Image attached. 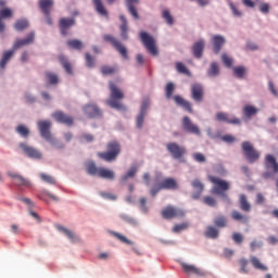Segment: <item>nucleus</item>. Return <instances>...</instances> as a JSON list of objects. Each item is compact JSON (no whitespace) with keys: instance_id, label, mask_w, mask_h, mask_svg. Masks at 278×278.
Wrapping results in <instances>:
<instances>
[{"instance_id":"obj_58","label":"nucleus","mask_w":278,"mask_h":278,"mask_svg":"<svg viewBox=\"0 0 278 278\" xmlns=\"http://www.w3.org/2000/svg\"><path fill=\"white\" fill-rule=\"evenodd\" d=\"M173 92H175V84L168 83L165 87V94L167 99H173Z\"/></svg>"},{"instance_id":"obj_23","label":"nucleus","mask_w":278,"mask_h":278,"mask_svg":"<svg viewBox=\"0 0 278 278\" xmlns=\"http://www.w3.org/2000/svg\"><path fill=\"white\" fill-rule=\"evenodd\" d=\"M8 176L15 179V186H24L25 188H31V181L18 173L8 172Z\"/></svg>"},{"instance_id":"obj_18","label":"nucleus","mask_w":278,"mask_h":278,"mask_svg":"<svg viewBox=\"0 0 278 278\" xmlns=\"http://www.w3.org/2000/svg\"><path fill=\"white\" fill-rule=\"evenodd\" d=\"M34 40H36V31L31 30L24 39L15 40L13 43V49L17 51V49H21V47L34 45Z\"/></svg>"},{"instance_id":"obj_17","label":"nucleus","mask_w":278,"mask_h":278,"mask_svg":"<svg viewBox=\"0 0 278 278\" xmlns=\"http://www.w3.org/2000/svg\"><path fill=\"white\" fill-rule=\"evenodd\" d=\"M218 123H227L228 125H240V118L229 115V113L218 112L215 115Z\"/></svg>"},{"instance_id":"obj_5","label":"nucleus","mask_w":278,"mask_h":278,"mask_svg":"<svg viewBox=\"0 0 278 278\" xmlns=\"http://www.w3.org/2000/svg\"><path fill=\"white\" fill-rule=\"evenodd\" d=\"M149 108H151V98H143L139 113L136 116L135 126L137 129H142V127H144V117L149 114Z\"/></svg>"},{"instance_id":"obj_1","label":"nucleus","mask_w":278,"mask_h":278,"mask_svg":"<svg viewBox=\"0 0 278 278\" xmlns=\"http://www.w3.org/2000/svg\"><path fill=\"white\" fill-rule=\"evenodd\" d=\"M51 121L49 119L37 122V127L41 138H43L46 142H49L51 147H55V149H64V143L51 135Z\"/></svg>"},{"instance_id":"obj_12","label":"nucleus","mask_w":278,"mask_h":278,"mask_svg":"<svg viewBox=\"0 0 278 278\" xmlns=\"http://www.w3.org/2000/svg\"><path fill=\"white\" fill-rule=\"evenodd\" d=\"M166 149L174 160H180L186 155V147L179 146L177 142L167 143Z\"/></svg>"},{"instance_id":"obj_45","label":"nucleus","mask_w":278,"mask_h":278,"mask_svg":"<svg viewBox=\"0 0 278 278\" xmlns=\"http://www.w3.org/2000/svg\"><path fill=\"white\" fill-rule=\"evenodd\" d=\"M162 18H164L165 23L169 26L175 25V17H173V14H170V10L164 9L162 11Z\"/></svg>"},{"instance_id":"obj_32","label":"nucleus","mask_w":278,"mask_h":278,"mask_svg":"<svg viewBox=\"0 0 278 278\" xmlns=\"http://www.w3.org/2000/svg\"><path fill=\"white\" fill-rule=\"evenodd\" d=\"M250 262L255 270H261V273H266L268 270V266L262 263L257 256H250Z\"/></svg>"},{"instance_id":"obj_42","label":"nucleus","mask_w":278,"mask_h":278,"mask_svg":"<svg viewBox=\"0 0 278 278\" xmlns=\"http://www.w3.org/2000/svg\"><path fill=\"white\" fill-rule=\"evenodd\" d=\"M239 203H240V210H242V212H251V203H249V200H247L245 194L239 195Z\"/></svg>"},{"instance_id":"obj_62","label":"nucleus","mask_w":278,"mask_h":278,"mask_svg":"<svg viewBox=\"0 0 278 278\" xmlns=\"http://www.w3.org/2000/svg\"><path fill=\"white\" fill-rule=\"evenodd\" d=\"M192 157H193L194 162H199V164H203L206 162L205 155H203V153H201V152L193 153Z\"/></svg>"},{"instance_id":"obj_50","label":"nucleus","mask_w":278,"mask_h":278,"mask_svg":"<svg viewBox=\"0 0 278 278\" xmlns=\"http://www.w3.org/2000/svg\"><path fill=\"white\" fill-rule=\"evenodd\" d=\"M231 218L233 220H238L239 223H249V217H247L245 215H242L238 211H232Z\"/></svg>"},{"instance_id":"obj_40","label":"nucleus","mask_w":278,"mask_h":278,"mask_svg":"<svg viewBox=\"0 0 278 278\" xmlns=\"http://www.w3.org/2000/svg\"><path fill=\"white\" fill-rule=\"evenodd\" d=\"M119 21L122 22V25L119 27L121 29V37L123 40H127L129 38V34L127 33V17L125 15H119Z\"/></svg>"},{"instance_id":"obj_2","label":"nucleus","mask_w":278,"mask_h":278,"mask_svg":"<svg viewBox=\"0 0 278 278\" xmlns=\"http://www.w3.org/2000/svg\"><path fill=\"white\" fill-rule=\"evenodd\" d=\"M111 98L108 101V105L118 112H127V106L121 103V99H125V94L114 83H110Z\"/></svg>"},{"instance_id":"obj_3","label":"nucleus","mask_w":278,"mask_h":278,"mask_svg":"<svg viewBox=\"0 0 278 278\" xmlns=\"http://www.w3.org/2000/svg\"><path fill=\"white\" fill-rule=\"evenodd\" d=\"M139 38L150 55H160V50H157V46H155V37L142 30L139 33Z\"/></svg>"},{"instance_id":"obj_31","label":"nucleus","mask_w":278,"mask_h":278,"mask_svg":"<svg viewBox=\"0 0 278 278\" xmlns=\"http://www.w3.org/2000/svg\"><path fill=\"white\" fill-rule=\"evenodd\" d=\"M206 75L211 79H216V77H218V75H220V67L218 66L217 62L211 63L210 67L206 71Z\"/></svg>"},{"instance_id":"obj_59","label":"nucleus","mask_w":278,"mask_h":278,"mask_svg":"<svg viewBox=\"0 0 278 278\" xmlns=\"http://www.w3.org/2000/svg\"><path fill=\"white\" fill-rule=\"evenodd\" d=\"M222 61L227 68H231V66H233V59L229 58L226 53L222 54Z\"/></svg>"},{"instance_id":"obj_41","label":"nucleus","mask_w":278,"mask_h":278,"mask_svg":"<svg viewBox=\"0 0 278 278\" xmlns=\"http://www.w3.org/2000/svg\"><path fill=\"white\" fill-rule=\"evenodd\" d=\"M96 12L100 14V16H108V10L105 9V5L103 4V0H92Z\"/></svg>"},{"instance_id":"obj_48","label":"nucleus","mask_w":278,"mask_h":278,"mask_svg":"<svg viewBox=\"0 0 278 278\" xmlns=\"http://www.w3.org/2000/svg\"><path fill=\"white\" fill-rule=\"evenodd\" d=\"M213 223L215 227H219L220 229H223L224 227H227V217L219 215L214 218Z\"/></svg>"},{"instance_id":"obj_36","label":"nucleus","mask_w":278,"mask_h":278,"mask_svg":"<svg viewBox=\"0 0 278 278\" xmlns=\"http://www.w3.org/2000/svg\"><path fill=\"white\" fill-rule=\"evenodd\" d=\"M15 31H25L29 27V20L23 17L16 20V22L13 25Z\"/></svg>"},{"instance_id":"obj_54","label":"nucleus","mask_w":278,"mask_h":278,"mask_svg":"<svg viewBox=\"0 0 278 278\" xmlns=\"http://www.w3.org/2000/svg\"><path fill=\"white\" fill-rule=\"evenodd\" d=\"M46 77H47L49 84H51L52 86L58 85L59 81H60V78H59V77L56 76V74L53 73V72H48V73H46Z\"/></svg>"},{"instance_id":"obj_61","label":"nucleus","mask_w":278,"mask_h":278,"mask_svg":"<svg viewBox=\"0 0 278 278\" xmlns=\"http://www.w3.org/2000/svg\"><path fill=\"white\" fill-rule=\"evenodd\" d=\"M17 201H22V203H25L28 210H34V207H36V204L29 198H17Z\"/></svg>"},{"instance_id":"obj_8","label":"nucleus","mask_w":278,"mask_h":278,"mask_svg":"<svg viewBox=\"0 0 278 278\" xmlns=\"http://www.w3.org/2000/svg\"><path fill=\"white\" fill-rule=\"evenodd\" d=\"M208 179L212 184H214L213 188L211 189L212 194H223L229 190V182L227 180H223L214 176H210Z\"/></svg>"},{"instance_id":"obj_49","label":"nucleus","mask_w":278,"mask_h":278,"mask_svg":"<svg viewBox=\"0 0 278 278\" xmlns=\"http://www.w3.org/2000/svg\"><path fill=\"white\" fill-rule=\"evenodd\" d=\"M87 173L88 175H92L93 177H99V167H97V164H94V162L87 163Z\"/></svg>"},{"instance_id":"obj_14","label":"nucleus","mask_w":278,"mask_h":278,"mask_svg":"<svg viewBox=\"0 0 278 278\" xmlns=\"http://www.w3.org/2000/svg\"><path fill=\"white\" fill-rule=\"evenodd\" d=\"M20 149H22L25 155L30 157V160H40L42 157V152L27 143H20Z\"/></svg>"},{"instance_id":"obj_22","label":"nucleus","mask_w":278,"mask_h":278,"mask_svg":"<svg viewBox=\"0 0 278 278\" xmlns=\"http://www.w3.org/2000/svg\"><path fill=\"white\" fill-rule=\"evenodd\" d=\"M181 268L184 273H186V275H197V277H205V271L194 265L181 263Z\"/></svg>"},{"instance_id":"obj_39","label":"nucleus","mask_w":278,"mask_h":278,"mask_svg":"<svg viewBox=\"0 0 278 278\" xmlns=\"http://www.w3.org/2000/svg\"><path fill=\"white\" fill-rule=\"evenodd\" d=\"M39 8L43 14H51V8H53V0H39Z\"/></svg>"},{"instance_id":"obj_44","label":"nucleus","mask_w":278,"mask_h":278,"mask_svg":"<svg viewBox=\"0 0 278 278\" xmlns=\"http://www.w3.org/2000/svg\"><path fill=\"white\" fill-rule=\"evenodd\" d=\"M59 60L67 75H73V66L71 65V62H68V59L64 55H60Z\"/></svg>"},{"instance_id":"obj_6","label":"nucleus","mask_w":278,"mask_h":278,"mask_svg":"<svg viewBox=\"0 0 278 278\" xmlns=\"http://www.w3.org/2000/svg\"><path fill=\"white\" fill-rule=\"evenodd\" d=\"M121 153V144L116 141H112L108 144V151L98 153L99 157L104 160V162H114L118 154Z\"/></svg>"},{"instance_id":"obj_13","label":"nucleus","mask_w":278,"mask_h":278,"mask_svg":"<svg viewBox=\"0 0 278 278\" xmlns=\"http://www.w3.org/2000/svg\"><path fill=\"white\" fill-rule=\"evenodd\" d=\"M77 21L75 20V17H62L59 21L61 36H68V30L71 29V27H75Z\"/></svg>"},{"instance_id":"obj_25","label":"nucleus","mask_w":278,"mask_h":278,"mask_svg":"<svg viewBox=\"0 0 278 278\" xmlns=\"http://www.w3.org/2000/svg\"><path fill=\"white\" fill-rule=\"evenodd\" d=\"M191 186L194 190V192L192 193V199H194L195 201L201 199V194H203L204 190L203 182H201V180L199 179H194L193 181H191Z\"/></svg>"},{"instance_id":"obj_4","label":"nucleus","mask_w":278,"mask_h":278,"mask_svg":"<svg viewBox=\"0 0 278 278\" xmlns=\"http://www.w3.org/2000/svg\"><path fill=\"white\" fill-rule=\"evenodd\" d=\"M266 172L263 174L264 179H275L278 173L277 159L273 154H267L265 157Z\"/></svg>"},{"instance_id":"obj_47","label":"nucleus","mask_w":278,"mask_h":278,"mask_svg":"<svg viewBox=\"0 0 278 278\" xmlns=\"http://www.w3.org/2000/svg\"><path fill=\"white\" fill-rule=\"evenodd\" d=\"M119 218L127 223L128 225H131V227H138V219L127 215V214H121Z\"/></svg>"},{"instance_id":"obj_11","label":"nucleus","mask_w":278,"mask_h":278,"mask_svg":"<svg viewBox=\"0 0 278 278\" xmlns=\"http://www.w3.org/2000/svg\"><path fill=\"white\" fill-rule=\"evenodd\" d=\"M105 42H110L118 53H121L122 58L124 60H129V55H127V48L118 41L114 36L112 35H104Z\"/></svg>"},{"instance_id":"obj_28","label":"nucleus","mask_w":278,"mask_h":278,"mask_svg":"<svg viewBox=\"0 0 278 278\" xmlns=\"http://www.w3.org/2000/svg\"><path fill=\"white\" fill-rule=\"evenodd\" d=\"M13 12L10 8H3L0 10V34L5 31V24L3 23V18H12Z\"/></svg>"},{"instance_id":"obj_60","label":"nucleus","mask_w":278,"mask_h":278,"mask_svg":"<svg viewBox=\"0 0 278 278\" xmlns=\"http://www.w3.org/2000/svg\"><path fill=\"white\" fill-rule=\"evenodd\" d=\"M85 60L87 68H94V58L90 53L85 54Z\"/></svg>"},{"instance_id":"obj_35","label":"nucleus","mask_w":278,"mask_h":278,"mask_svg":"<svg viewBox=\"0 0 278 278\" xmlns=\"http://www.w3.org/2000/svg\"><path fill=\"white\" fill-rule=\"evenodd\" d=\"M174 101L180 108H184V110H187V112H190V114H192V104H190L188 100H185L184 98H181V96H175Z\"/></svg>"},{"instance_id":"obj_19","label":"nucleus","mask_w":278,"mask_h":278,"mask_svg":"<svg viewBox=\"0 0 278 278\" xmlns=\"http://www.w3.org/2000/svg\"><path fill=\"white\" fill-rule=\"evenodd\" d=\"M203 51H205V39L200 38L191 47V52L195 60H201V58H203Z\"/></svg>"},{"instance_id":"obj_30","label":"nucleus","mask_w":278,"mask_h":278,"mask_svg":"<svg viewBox=\"0 0 278 278\" xmlns=\"http://www.w3.org/2000/svg\"><path fill=\"white\" fill-rule=\"evenodd\" d=\"M98 177H101L102 179H109L110 181H114L116 179V174L114 173V170H111L105 167H100Z\"/></svg>"},{"instance_id":"obj_27","label":"nucleus","mask_w":278,"mask_h":278,"mask_svg":"<svg viewBox=\"0 0 278 278\" xmlns=\"http://www.w3.org/2000/svg\"><path fill=\"white\" fill-rule=\"evenodd\" d=\"M14 51L16 50L13 49V50H8L3 52L2 59L0 60V75L1 73H3V71H5V66H8V62H10V60H12V58L14 56Z\"/></svg>"},{"instance_id":"obj_9","label":"nucleus","mask_w":278,"mask_h":278,"mask_svg":"<svg viewBox=\"0 0 278 278\" xmlns=\"http://www.w3.org/2000/svg\"><path fill=\"white\" fill-rule=\"evenodd\" d=\"M55 229L72 244H79V242H81V238L79 237V235H77V232H75V230L64 227L62 225H56Z\"/></svg>"},{"instance_id":"obj_51","label":"nucleus","mask_w":278,"mask_h":278,"mask_svg":"<svg viewBox=\"0 0 278 278\" xmlns=\"http://www.w3.org/2000/svg\"><path fill=\"white\" fill-rule=\"evenodd\" d=\"M98 194L105 201H116V199H118V197H116V194H114L110 191H100V192H98Z\"/></svg>"},{"instance_id":"obj_24","label":"nucleus","mask_w":278,"mask_h":278,"mask_svg":"<svg viewBox=\"0 0 278 278\" xmlns=\"http://www.w3.org/2000/svg\"><path fill=\"white\" fill-rule=\"evenodd\" d=\"M125 5L132 18H135V21H138L140 18V15L138 14L136 5H140V0H125Z\"/></svg>"},{"instance_id":"obj_29","label":"nucleus","mask_w":278,"mask_h":278,"mask_svg":"<svg viewBox=\"0 0 278 278\" xmlns=\"http://www.w3.org/2000/svg\"><path fill=\"white\" fill-rule=\"evenodd\" d=\"M247 73H249V68L244 65H238L232 67V75L236 79H244L247 77Z\"/></svg>"},{"instance_id":"obj_56","label":"nucleus","mask_w":278,"mask_h":278,"mask_svg":"<svg viewBox=\"0 0 278 278\" xmlns=\"http://www.w3.org/2000/svg\"><path fill=\"white\" fill-rule=\"evenodd\" d=\"M16 134H18V136L22 138H27V136H29V128H27L25 125H20L16 127Z\"/></svg>"},{"instance_id":"obj_46","label":"nucleus","mask_w":278,"mask_h":278,"mask_svg":"<svg viewBox=\"0 0 278 278\" xmlns=\"http://www.w3.org/2000/svg\"><path fill=\"white\" fill-rule=\"evenodd\" d=\"M238 264H239V273L241 275H249V260L240 258L238 261Z\"/></svg>"},{"instance_id":"obj_16","label":"nucleus","mask_w":278,"mask_h":278,"mask_svg":"<svg viewBox=\"0 0 278 278\" xmlns=\"http://www.w3.org/2000/svg\"><path fill=\"white\" fill-rule=\"evenodd\" d=\"M211 42L213 45V53L218 55V53H220L223 50V47H225L227 39L223 35H213L211 37Z\"/></svg>"},{"instance_id":"obj_7","label":"nucleus","mask_w":278,"mask_h":278,"mask_svg":"<svg viewBox=\"0 0 278 278\" xmlns=\"http://www.w3.org/2000/svg\"><path fill=\"white\" fill-rule=\"evenodd\" d=\"M241 149L250 164H255L260 160V152L253 148V144L249 141H244L241 144Z\"/></svg>"},{"instance_id":"obj_26","label":"nucleus","mask_w":278,"mask_h":278,"mask_svg":"<svg viewBox=\"0 0 278 278\" xmlns=\"http://www.w3.org/2000/svg\"><path fill=\"white\" fill-rule=\"evenodd\" d=\"M84 112L86 115L89 116V118H97L101 116V110H99V106L97 104H87L84 106Z\"/></svg>"},{"instance_id":"obj_57","label":"nucleus","mask_w":278,"mask_h":278,"mask_svg":"<svg viewBox=\"0 0 278 278\" xmlns=\"http://www.w3.org/2000/svg\"><path fill=\"white\" fill-rule=\"evenodd\" d=\"M190 227V225L188 223H182V224H178L175 225L173 228V232L174 233H181V231H186V229Z\"/></svg>"},{"instance_id":"obj_52","label":"nucleus","mask_w":278,"mask_h":278,"mask_svg":"<svg viewBox=\"0 0 278 278\" xmlns=\"http://www.w3.org/2000/svg\"><path fill=\"white\" fill-rule=\"evenodd\" d=\"M228 7L230 8L233 16H236L237 18H241L242 16V11L238 10V7H236V4H233V1L231 0H226Z\"/></svg>"},{"instance_id":"obj_15","label":"nucleus","mask_w":278,"mask_h":278,"mask_svg":"<svg viewBox=\"0 0 278 278\" xmlns=\"http://www.w3.org/2000/svg\"><path fill=\"white\" fill-rule=\"evenodd\" d=\"M182 129L187 131V134H192L193 136H201V129L197 124L192 123L190 117L185 116L182 118Z\"/></svg>"},{"instance_id":"obj_37","label":"nucleus","mask_w":278,"mask_h":278,"mask_svg":"<svg viewBox=\"0 0 278 278\" xmlns=\"http://www.w3.org/2000/svg\"><path fill=\"white\" fill-rule=\"evenodd\" d=\"M106 233H109V236H113V238H116L117 240H119V242H124V244H129V245L134 244V241L129 240L127 237L123 236L121 232L106 229Z\"/></svg>"},{"instance_id":"obj_38","label":"nucleus","mask_w":278,"mask_h":278,"mask_svg":"<svg viewBox=\"0 0 278 278\" xmlns=\"http://www.w3.org/2000/svg\"><path fill=\"white\" fill-rule=\"evenodd\" d=\"M161 188L163 190H177V180H175L174 178H166L162 181Z\"/></svg>"},{"instance_id":"obj_43","label":"nucleus","mask_w":278,"mask_h":278,"mask_svg":"<svg viewBox=\"0 0 278 278\" xmlns=\"http://www.w3.org/2000/svg\"><path fill=\"white\" fill-rule=\"evenodd\" d=\"M136 173H138V167H130V169L122 176L121 184H125L126 181H129V179H134V177H136Z\"/></svg>"},{"instance_id":"obj_21","label":"nucleus","mask_w":278,"mask_h":278,"mask_svg":"<svg viewBox=\"0 0 278 278\" xmlns=\"http://www.w3.org/2000/svg\"><path fill=\"white\" fill-rule=\"evenodd\" d=\"M52 117L56 121V123H61V125H67L68 127H71V125L74 123L73 117L66 115L62 111L54 112Z\"/></svg>"},{"instance_id":"obj_20","label":"nucleus","mask_w":278,"mask_h":278,"mask_svg":"<svg viewBox=\"0 0 278 278\" xmlns=\"http://www.w3.org/2000/svg\"><path fill=\"white\" fill-rule=\"evenodd\" d=\"M191 99L197 101V103L203 101V85L201 83H194L191 86Z\"/></svg>"},{"instance_id":"obj_10","label":"nucleus","mask_w":278,"mask_h":278,"mask_svg":"<svg viewBox=\"0 0 278 278\" xmlns=\"http://www.w3.org/2000/svg\"><path fill=\"white\" fill-rule=\"evenodd\" d=\"M162 216L167 220H173V218H184L186 216V211L173 205H168L163 208Z\"/></svg>"},{"instance_id":"obj_64","label":"nucleus","mask_w":278,"mask_h":278,"mask_svg":"<svg viewBox=\"0 0 278 278\" xmlns=\"http://www.w3.org/2000/svg\"><path fill=\"white\" fill-rule=\"evenodd\" d=\"M262 14H269L270 13V4L268 2H262L258 8Z\"/></svg>"},{"instance_id":"obj_34","label":"nucleus","mask_w":278,"mask_h":278,"mask_svg":"<svg viewBox=\"0 0 278 278\" xmlns=\"http://www.w3.org/2000/svg\"><path fill=\"white\" fill-rule=\"evenodd\" d=\"M204 236L210 240H217L218 236H220V230L216 226H207Z\"/></svg>"},{"instance_id":"obj_55","label":"nucleus","mask_w":278,"mask_h":278,"mask_svg":"<svg viewBox=\"0 0 278 278\" xmlns=\"http://www.w3.org/2000/svg\"><path fill=\"white\" fill-rule=\"evenodd\" d=\"M40 179L45 181V184H49L50 186H55V178L49 174L41 173L39 174Z\"/></svg>"},{"instance_id":"obj_63","label":"nucleus","mask_w":278,"mask_h":278,"mask_svg":"<svg viewBox=\"0 0 278 278\" xmlns=\"http://www.w3.org/2000/svg\"><path fill=\"white\" fill-rule=\"evenodd\" d=\"M176 70L178 73H181L182 75H190V71L188 70V67H186V65H184V63H177Z\"/></svg>"},{"instance_id":"obj_33","label":"nucleus","mask_w":278,"mask_h":278,"mask_svg":"<svg viewBox=\"0 0 278 278\" xmlns=\"http://www.w3.org/2000/svg\"><path fill=\"white\" fill-rule=\"evenodd\" d=\"M242 112H243V116L249 121H251L253 116L257 115V113L260 112V109L255 108L254 105L247 104L245 106H243Z\"/></svg>"},{"instance_id":"obj_53","label":"nucleus","mask_w":278,"mask_h":278,"mask_svg":"<svg viewBox=\"0 0 278 278\" xmlns=\"http://www.w3.org/2000/svg\"><path fill=\"white\" fill-rule=\"evenodd\" d=\"M67 47H70V49H76V51H79L84 47V43L78 39H72L67 41Z\"/></svg>"}]
</instances>
